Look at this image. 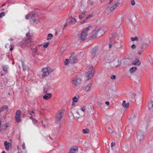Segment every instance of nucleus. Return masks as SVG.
I'll use <instances>...</instances> for the list:
<instances>
[{
	"mask_svg": "<svg viewBox=\"0 0 153 153\" xmlns=\"http://www.w3.org/2000/svg\"><path fill=\"white\" fill-rule=\"evenodd\" d=\"M93 68V66L91 65H90L87 67V69L88 70L91 69V70L90 71L85 73V79L86 81L88 80L93 77V73L92 71Z\"/></svg>",
	"mask_w": 153,
	"mask_h": 153,
	"instance_id": "f257e3e1",
	"label": "nucleus"
},
{
	"mask_svg": "<svg viewBox=\"0 0 153 153\" xmlns=\"http://www.w3.org/2000/svg\"><path fill=\"white\" fill-rule=\"evenodd\" d=\"M32 42V40L30 39L23 40L22 42L19 43V45L23 48L30 46Z\"/></svg>",
	"mask_w": 153,
	"mask_h": 153,
	"instance_id": "f03ea898",
	"label": "nucleus"
},
{
	"mask_svg": "<svg viewBox=\"0 0 153 153\" xmlns=\"http://www.w3.org/2000/svg\"><path fill=\"white\" fill-rule=\"evenodd\" d=\"M90 27H87L82 31L79 36V39L80 40L84 41L86 39V37L88 35V31L90 30Z\"/></svg>",
	"mask_w": 153,
	"mask_h": 153,
	"instance_id": "7ed1b4c3",
	"label": "nucleus"
},
{
	"mask_svg": "<svg viewBox=\"0 0 153 153\" xmlns=\"http://www.w3.org/2000/svg\"><path fill=\"white\" fill-rule=\"evenodd\" d=\"M64 110L61 109L58 111L56 114L55 122L56 123H60V121L63 116Z\"/></svg>",
	"mask_w": 153,
	"mask_h": 153,
	"instance_id": "20e7f679",
	"label": "nucleus"
},
{
	"mask_svg": "<svg viewBox=\"0 0 153 153\" xmlns=\"http://www.w3.org/2000/svg\"><path fill=\"white\" fill-rule=\"evenodd\" d=\"M71 82L74 86H77L81 84L82 82V80L81 79L76 76L71 78Z\"/></svg>",
	"mask_w": 153,
	"mask_h": 153,
	"instance_id": "39448f33",
	"label": "nucleus"
},
{
	"mask_svg": "<svg viewBox=\"0 0 153 153\" xmlns=\"http://www.w3.org/2000/svg\"><path fill=\"white\" fill-rule=\"evenodd\" d=\"M144 133L143 131L138 130L137 131V139L140 141L143 140L144 138Z\"/></svg>",
	"mask_w": 153,
	"mask_h": 153,
	"instance_id": "423d86ee",
	"label": "nucleus"
},
{
	"mask_svg": "<svg viewBox=\"0 0 153 153\" xmlns=\"http://www.w3.org/2000/svg\"><path fill=\"white\" fill-rule=\"evenodd\" d=\"M21 112L20 110H17L16 113L15 119L17 123H19L21 121Z\"/></svg>",
	"mask_w": 153,
	"mask_h": 153,
	"instance_id": "0eeeda50",
	"label": "nucleus"
},
{
	"mask_svg": "<svg viewBox=\"0 0 153 153\" xmlns=\"http://www.w3.org/2000/svg\"><path fill=\"white\" fill-rule=\"evenodd\" d=\"M106 31V29L104 27H102L99 29L97 31H96L98 37H100L104 35Z\"/></svg>",
	"mask_w": 153,
	"mask_h": 153,
	"instance_id": "6e6552de",
	"label": "nucleus"
},
{
	"mask_svg": "<svg viewBox=\"0 0 153 153\" xmlns=\"http://www.w3.org/2000/svg\"><path fill=\"white\" fill-rule=\"evenodd\" d=\"M36 14V13L34 11H32L29 13L25 16V18L28 19L30 18L31 19V20L35 18L34 15Z\"/></svg>",
	"mask_w": 153,
	"mask_h": 153,
	"instance_id": "1a4fd4ad",
	"label": "nucleus"
},
{
	"mask_svg": "<svg viewBox=\"0 0 153 153\" xmlns=\"http://www.w3.org/2000/svg\"><path fill=\"white\" fill-rule=\"evenodd\" d=\"M43 74L42 75V77H43L47 76L49 74L48 72V68H44L42 69Z\"/></svg>",
	"mask_w": 153,
	"mask_h": 153,
	"instance_id": "9d476101",
	"label": "nucleus"
},
{
	"mask_svg": "<svg viewBox=\"0 0 153 153\" xmlns=\"http://www.w3.org/2000/svg\"><path fill=\"white\" fill-rule=\"evenodd\" d=\"M78 61V59L76 57L73 56H71L69 59V62L71 64H74Z\"/></svg>",
	"mask_w": 153,
	"mask_h": 153,
	"instance_id": "9b49d317",
	"label": "nucleus"
},
{
	"mask_svg": "<svg viewBox=\"0 0 153 153\" xmlns=\"http://www.w3.org/2000/svg\"><path fill=\"white\" fill-rule=\"evenodd\" d=\"M67 20V22H68L70 24H74L76 22V19L75 18L71 17H69Z\"/></svg>",
	"mask_w": 153,
	"mask_h": 153,
	"instance_id": "f8f14e48",
	"label": "nucleus"
},
{
	"mask_svg": "<svg viewBox=\"0 0 153 153\" xmlns=\"http://www.w3.org/2000/svg\"><path fill=\"white\" fill-rule=\"evenodd\" d=\"M115 63H116L113 60L110 63L109 62V63H110L111 64V66H116V67H118V66H120L121 65V61L118 60L117 61V63H117V64Z\"/></svg>",
	"mask_w": 153,
	"mask_h": 153,
	"instance_id": "ddd939ff",
	"label": "nucleus"
},
{
	"mask_svg": "<svg viewBox=\"0 0 153 153\" xmlns=\"http://www.w3.org/2000/svg\"><path fill=\"white\" fill-rule=\"evenodd\" d=\"M97 51V49L96 48H94L92 49L91 53V54L92 57L93 58H94L95 56Z\"/></svg>",
	"mask_w": 153,
	"mask_h": 153,
	"instance_id": "4468645a",
	"label": "nucleus"
},
{
	"mask_svg": "<svg viewBox=\"0 0 153 153\" xmlns=\"http://www.w3.org/2000/svg\"><path fill=\"white\" fill-rule=\"evenodd\" d=\"M78 149V148L77 147H71L70 149L69 153H76L77 152Z\"/></svg>",
	"mask_w": 153,
	"mask_h": 153,
	"instance_id": "2eb2a0df",
	"label": "nucleus"
},
{
	"mask_svg": "<svg viewBox=\"0 0 153 153\" xmlns=\"http://www.w3.org/2000/svg\"><path fill=\"white\" fill-rule=\"evenodd\" d=\"M141 63V62L137 59H136L132 61V64L134 65L139 66L140 65Z\"/></svg>",
	"mask_w": 153,
	"mask_h": 153,
	"instance_id": "dca6fc26",
	"label": "nucleus"
},
{
	"mask_svg": "<svg viewBox=\"0 0 153 153\" xmlns=\"http://www.w3.org/2000/svg\"><path fill=\"white\" fill-rule=\"evenodd\" d=\"M52 94L50 93L46 94L43 96V98L45 100H48L50 99L52 97Z\"/></svg>",
	"mask_w": 153,
	"mask_h": 153,
	"instance_id": "f3484780",
	"label": "nucleus"
},
{
	"mask_svg": "<svg viewBox=\"0 0 153 153\" xmlns=\"http://www.w3.org/2000/svg\"><path fill=\"white\" fill-rule=\"evenodd\" d=\"M92 85V83H91L88 84L85 87L84 91L85 92H88L89 91V90Z\"/></svg>",
	"mask_w": 153,
	"mask_h": 153,
	"instance_id": "a211bd4d",
	"label": "nucleus"
},
{
	"mask_svg": "<svg viewBox=\"0 0 153 153\" xmlns=\"http://www.w3.org/2000/svg\"><path fill=\"white\" fill-rule=\"evenodd\" d=\"M122 105L124 108H127L129 106V103L128 102L126 103L125 101H123V102Z\"/></svg>",
	"mask_w": 153,
	"mask_h": 153,
	"instance_id": "6ab92c4d",
	"label": "nucleus"
},
{
	"mask_svg": "<svg viewBox=\"0 0 153 153\" xmlns=\"http://www.w3.org/2000/svg\"><path fill=\"white\" fill-rule=\"evenodd\" d=\"M5 148L6 150H8L9 149V143L5 141L4 143Z\"/></svg>",
	"mask_w": 153,
	"mask_h": 153,
	"instance_id": "aec40b11",
	"label": "nucleus"
},
{
	"mask_svg": "<svg viewBox=\"0 0 153 153\" xmlns=\"http://www.w3.org/2000/svg\"><path fill=\"white\" fill-rule=\"evenodd\" d=\"M148 107L150 110L153 109V101H152L149 102L148 104Z\"/></svg>",
	"mask_w": 153,
	"mask_h": 153,
	"instance_id": "412c9836",
	"label": "nucleus"
},
{
	"mask_svg": "<svg viewBox=\"0 0 153 153\" xmlns=\"http://www.w3.org/2000/svg\"><path fill=\"white\" fill-rule=\"evenodd\" d=\"M31 22H33V23L36 24H38L40 21V20L39 19L35 18H34L33 19L31 20Z\"/></svg>",
	"mask_w": 153,
	"mask_h": 153,
	"instance_id": "4be33fe9",
	"label": "nucleus"
},
{
	"mask_svg": "<svg viewBox=\"0 0 153 153\" xmlns=\"http://www.w3.org/2000/svg\"><path fill=\"white\" fill-rule=\"evenodd\" d=\"M8 67L7 65H3L2 66V68L3 70L6 72V73H7V70H8Z\"/></svg>",
	"mask_w": 153,
	"mask_h": 153,
	"instance_id": "5701e85b",
	"label": "nucleus"
},
{
	"mask_svg": "<svg viewBox=\"0 0 153 153\" xmlns=\"http://www.w3.org/2000/svg\"><path fill=\"white\" fill-rule=\"evenodd\" d=\"M137 70V68L136 67H132L130 69V71L131 73L134 72Z\"/></svg>",
	"mask_w": 153,
	"mask_h": 153,
	"instance_id": "b1692460",
	"label": "nucleus"
},
{
	"mask_svg": "<svg viewBox=\"0 0 153 153\" xmlns=\"http://www.w3.org/2000/svg\"><path fill=\"white\" fill-rule=\"evenodd\" d=\"M119 3H116L113 6L111 7L110 8V10L111 11H112L114 10L118 5Z\"/></svg>",
	"mask_w": 153,
	"mask_h": 153,
	"instance_id": "393cba45",
	"label": "nucleus"
},
{
	"mask_svg": "<svg viewBox=\"0 0 153 153\" xmlns=\"http://www.w3.org/2000/svg\"><path fill=\"white\" fill-rule=\"evenodd\" d=\"M93 33H94V34L91 36V38L92 39H94L98 37L97 35V34L96 31H95V30H94L93 31Z\"/></svg>",
	"mask_w": 153,
	"mask_h": 153,
	"instance_id": "a878e982",
	"label": "nucleus"
},
{
	"mask_svg": "<svg viewBox=\"0 0 153 153\" xmlns=\"http://www.w3.org/2000/svg\"><path fill=\"white\" fill-rule=\"evenodd\" d=\"M86 12H85L82 13V14L79 16V18L80 19H82L85 16Z\"/></svg>",
	"mask_w": 153,
	"mask_h": 153,
	"instance_id": "bb28decb",
	"label": "nucleus"
},
{
	"mask_svg": "<svg viewBox=\"0 0 153 153\" xmlns=\"http://www.w3.org/2000/svg\"><path fill=\"white\" fill-rule=\"evenodd\" d=\"M89 130L88 128H85L83 129L82 130V132L84 134H87L89 133Z\"/></svg>",
	"mask_w": 153,
	"mask_h": 153,
	"instance_id": "cd10ccee",
	"label": "nucleus"
},
{
	"mask_svg": "<svg viewBox=\"0 0 153 153\" xmlns=\"http://www.w3.org/2000/svg\"><path fill=\"white\" fill-rule=\"evenodd\" d=\"M78 121L80 122H82L84 120V118L82 116H81L80 117H78Z\"/></svg>",
	"mask_w": 153,
	"mask_h": 153,
	"instance_id": "c85d7f7f",
	"label": "nucleus"
},
{
	"mask_svg": "<svg viewBox=\"0 0 153 153\" xmlns=\"http://www.w3.org/2000/svg\"><path fill=\"white\" fill-rule=\"evenodd\" d=\"M22 67L23 69V70L24 71L26 70L27 68V66L25 65L24 63L22 61Z\"/></svg>",
	"mask_w": 153,
	"mask_h": 153,
	"instance_id": "c756f323",
	"label": "nucleus"
},
{
	"mask_svg": "<svg viewBox=\"0 0 153 153\" xmlns=\"http://www.w3.org/2000/svg\"><path fill=\"white\" fill-rule=\"evenodd\" d=\"M53 35L52 34L50 33V34H48V37H47V40H49L51 39V38L53 37Z\"/></svg>",
	"mask_w": 153,
	"mask_h": 153,
	"instance_id": "7c9ffc66",
	"label": "nucleus"
},
{
	"mask_svg": "<svg viewBox=\"0 0 153 153\" xmlns=\"http://www.w3.org/2000/svg\"><path fill=\"white\" fill-rule=\"evenodd\" d=\"M131 40L132 41H137L138 39L137 37L135 36L134 38L131 37Z\"/></svg>",
	"mask_w": 153,
	"mask_h": 153,
	"instance_id": "2f4dec72",
	"label": "nucleus"
},
{
	"mask_svg": "<svg viewBox=\"0 0 153 153\" xmlns=\"http://www.w3.org/2000/svg\"><path fill=\"white\" fill-rule=\"evenodd\" d=\"M75 116L76 117L78 118V117H80L82 115H80L79 114V112L78 111H77L76 112Z\"/></svg>",
	"mask_w": 153,
	"mask_h": 153,
	"instance_id": "473e14b6",
	"label": "nucleus"
},
{
	"mask_svg": "<svg viewBox=\"0 0 153 153\" xmlns=\"http://www.w3.org/2000/svg\"><path fill=\"white\" fill-rule=\"evenodd\" d=\"M72 101L74 102H77L78 101V99L76 97H75L72 98Z\"/></svg>",
	"mask_w": 153,
	"mask_h": 153,
	"instance_id": "72a5a7b5",
	"label": "nucleus"
},
{
	"mask_svg": "<svg viewBox=\"0 0 153 153\" xmlns=\"http://www.w3.org/2000/svg\"><path fill=\"white\" fill-rule=\"evenodd\" d=\"M30 118L31 119L33 123L36 124L37 123V121L35 118H32V117H30Z\"/></svg>",
	"mask_w": 153,
	"mask_h": 153,
	"instance_id": "f704fd0d",
	"label": "nucleus"
},
{
	"mask_svg": "<svg viewBox=\"0 0 153 153\" xmlns=\"http://www.w3.org/2000/svg\"><path fill=\"white\" fill-rule=\"evenodd\" d=\"M37 50L38 48L37 47H36L35 48L32 49V52L36 53Z\"/></svg>",
	"mask_w": 153,
	"mask_h": 153,
	"instance_id": "c9c22d12",
	"label": "nucleus"
},
{
	"mask_svg": "<svg viewBox=\"0 0 153 153\" xmlns=\"http://www.w3.org/2000/svg\"><path fill=\"white\" fill-rule=\"evenodd\" d=\"M68 62H69V60L68 59H66L65 61L64 62V65H68Z\"/></svg>",
	"mask_w": 153,
	"mask_h": 153,
	"instance_id": "e433bc0d",
	"label": "nucleus"
},
{
	"mask_svg": "<svg viewBox=\"0 0 153 153\" xmlns=\"http://www.w3.org/2000/svg\"><path fill=\"white\" fill-rule=\"evenodd\" d=\"M48 45L49 43L48 42H46L44 44L43 47L44 48H46L48 46Z\"/></svg>",
	"mask_w": 153,
	"mask_h": 153,
	"instance_id": "4c0bfd02",
	"label": "nucleus"
},
{
	"mask_svg": "<svg viewBox=\"0 0 153 153\" xmlns=\"http://www.w3.org/2000/svg\"><path fill=\"white\" fill-rule=\"evenodd\" d=\"M5 15V13L4 12H2L0 13V18L2 17Z\"/></svg>",
	"mask_w": 153,
	"mask_h": 153,
	"instance_id": "58836bf2",
	"label": "nucleus"
},
{
	"mask_svg": "<svg viewBox=\"0 0 153 153\" xmlns=\"http://www.w3.org/2000/svg\"><path fill=\"white\" fill-rule=\"evenodd\" d=\"M53 71V68H48V72H49V74L51 72Z\"/></svg>",
	"mask_w": 153,
	"mask_h": 153,
	"instance_id": "ea45409f",
	"label": "nucleus"
},
{
	"mask_svg": "<svg viewBox=\"0 0 153 153\" xmlns=\"http://www.w3.org/2000/svg\"><path fill=\"white\" fill-rule=\"evenodd\" d=\"M131 4L132 5H134L135 4V1L134 0H131Z\"/></svg>",
	"mask_w": 153,
	"mask_h": 153,
	"instance_id": "a19ab883",
	"label": "nucleus"
},
{
	"mask_svg": "<svg viewBox=\"0 0 153 153\" xmlns=\"http://www.w3.org/2000/svg\"><path fill=\"white\" fill-rule=\"evenodd\" d=\"M87 19H86V18L84 20H83L80 23L81 24H83V23H84L85 22H86L87 21Z\"/></svg>",
	"mask_w": 153,
	"mask_h": 153,
	"instance_id": "79ce46f5",
	"label": "nucleus"
},
{
	"mask_svg": "<svg viewBox=\"0 0 153 153\" xmlns=\"http://www.w3.org/2000/svg\"><path fill=\"white\" fill-rule=\"evenodd\" d=\"M116 76L114 75H112L111 77V78L113 80L115 79L116 78Z\"/></svg>",
	"mask_w": 153,
	"mask_h": 153,
	"instance_id": "37998d69",
	"label": "nucleus"
},
{
	"mask_svg": "<svg viewBox=\"0 0 153 153\" xmlns=\"http://www.w3.org/2000/svg\"><path fill=\"white\" fill-rule=\"evenodd\" d=\"M93 16V15L92 14H90L89 15H88L87 17H86V19H89L90 18H91V17H92V16Z\"/></svg>",
	"mask_w": 153,
	"mask_h": 153,
	"instance_id": "c03bdc74",
	"label": "nucleus"
},
{
	"mask_svg": "<svg viewBox=\"0 0 153 153\" xmlns=\"http://www.w3.org/2000/svg\"><path fill=\"white\" fill-rule=\"evenodd\" d=\"M10 50L12 51L13 49V48L14 47L11 44L10 45Z\"/></svg>",
	"mask_w": 153,
	"mask_h": 153,
	"instance_id": "a18cd8bd",
	"label": "nucleus"
},
{
	"mask_svg": "<svg viewBox=\"0 0 153 153\" xmlns=\"http://www.w3.org/2000/svg\"><path fill=\"white\" fill-rule=\"evenodd\" d=\"M131 48L133 49H134L135 48H136V46L135 45H131Z\"/></svg>",
	"mask_w": 153,
	"mask_h": 153,
	"instance_id": "49530a36",
	"label": "nucleus"
},
{
	"mask_svg": "<svg viewBox=\"0 0 153 153\" xmlns=\"http://www.w3.org/2000/svg\"><path fill=\"white\" fill-rule=\"evenodd\" d=\"M69 23L68 22H67V20L66 21V22L65 24L64 28H65V27L67 26L68 25V24Z\"/></svg>",
	"mask_w": 153,
	"mask_h": 153,
	"instance_id": "de8ad7c7",
	"label": "nucleus"
},
{
	"mask_svg": "<svg viewBox=\"0 0 153 153\" xmlns=\"http://www.w3.org/2000/svg\"><path fill=\"white\" fill-rule=\"evenodd\" d=\"M115 145V143L114 142H112L111 143V147H113Z\"/></svg>",
	"mask_w": 153,
	"mask_h": 153,
	"instance_id": "09e8293b",
	"label": "nucleus"
},
{
	"mask_svg": "<svg viewBox=\"0 0 153 153\" xmlns=\"http://www.w3.org/2000/svg\"><path fill=\"white\" fill-rule=\"evenodd\" d=\"M81 110L83 111V112H84L85 111V107H83L81 108Z\"/></svg>",
	"mask_w": 153,
	"mask_h": 153,
	"instance_id": "8fccbe9b",
	"label": "nucleus"
},
{
	"mask_svg": "<svg viewBox=\"0 0 153 153\" xmlns=\"http://www.w3.org/2000/svg\"><path fill=\"white\" fill-rule=\"evenodd\" d=\"M22 147L23 149H25V144L24 143L23 144V145H22Z\"/></svg>",
	"mask_w": 153,
	"mask_h": 153,
	"instance_id": "3c124183",
	"label": "nucleus"
},
{
	"mask_svg": "<svg viewBox=\"0 0 153 153\" xmlns=\"http://www.w3.org/2000/svg\"><path fill=\"white\" fill-rule=\"evenodd\" d=\"M44 91L45 93H47V89L45 88H44Z\"/></svg>",
	"mask_w": 153,
	"mask_h": 153,
	"instance_id": "603ef678",
	"label": "nucleus"
},
{
	"mask_svg": "<svg viewBox=\"0 0 153 153\" xmlns=\"http://www.w3.org/2000/svg\"><path fill=\"white\" fill-rule=\"evenodd\" d=\"M105 104L107 105H108L109 104V102L108 101H106L105 102Z\"/></svg>",
	"mask_w": 153,
	"mask_h": 153,
	"instance_id": "864d4df0",
	"label": "nucleus"
},
{
	"mask_svg": "<svg viewBox=\"0 0 153 153\" xmlns=\"http://www.w3.org/2000/svg\"><path fill=\"white\" fill-rule=\"evenodd\" d=\"M138 53L139 55H141L142 54V52L140 51H139L138 52Z\"/></svg>",
	"mask_w": 153,
	"mask_h": 153,
	"instance_id": "5fc2aeb1",
	"label": "nucleus"
},
{
	"mask_svg": "<svg viewBox=\"0 0 153 153\" xmlns=\"http://www.w3.org/2000/svg\"><path fill=\"white\" fill-rule=\"evenodd\" d=\"M36 55V53L32 52V56H35Z\"/></svg>",
	"mask_w": 153,
	"mask_h": 153,
	"instance_id": "6e6d98bb",
	"label": "nucleus"
},
{
	"mask_svg": "<svg viewBox=\"0 0 153 153\" xmlns=\"http://www.w3.org/2000/svg\"><path fill=\"white\" fill-rule=\"evenodd\" d=\"M44 111V109L42 108H41L40 110V112L41 113H42Z\"/></svg>",
	"mask_w": 153,
	"mask_h": 153,
	"instance_id": "4d7b16f0",
	"label": "nucleus"
},
{
	"mask_svg": "<svg viewBox=\"0 0 153 153\" xmlns=\"http://www.w3.org/2000/svg\"><path fill=\"white\" fill-rule=\"evenodd\" d=\"M30 35V33L28 32L26 34V35L27 36H28Z\"/></svg>",
	"mask_w": 153,
	"mask_h": 153,
	"instance_id": "13d9d810",
	"label": "nucleus"
},
{
	"mask_svg": "<svg viewBox=\"0 0 153 153\" xmlns=\"http://www.w3.org/2000/svg\"><path fill=\"white\" fill-rule=\"evenodd\" d=\"M109 48H111L112 47V45L111 44H109Z\"/></svg>",
	"mask_w": 153,
	"mask_h": 153,
	"instance_id": "bf43d9fd",
	"label": "nucleus"
},
{
	"mask_svg": "<svg viewBox=\"0 0 153 153\" xmlns=\"http://www.w3.org/2000/svg\"><path fill=\"white\" fill-rule=\"evenodd\" d=\"M9 40L10 41H13V38H10Z\"/></svg>",
	"mask_w": 153,
	"mask_h": 153,
	"instance_id": "052dcab7",
	"label": "nucleus"
},
{
	"mask_svg": "<svg viewBox=\"0 0 153 153\" xmlns=\"http://www.w3.org/2000/svg\"><path fill=\"white\" fill-rule=\"evenodd\" d=\"M74 102H74L73 101L72 102V103L71 104L72 105H74V104H75Z\"/></svg>",
	"mask_w": 153,
	"mask_h": 153,
	"instance_id": "680f3d73",
	"label": "nucleus"
},
{
	"mask_svg": "<svg viewBox=\"0 0 153 153\" xmlns=\"http://www.w3.org/2000/svg\"><path fill=\"white\" fill-rule=\"evenodd\" d=\"M113 0H110V1L109 2V3H111V2L113 1Z\"/></svg>",
	"mask_w": 153,
	"mask_h": 153,
	"instance_id": "e2e57ef3",
	"label": "nucleus"
},
{
	"mask_svg": "<svg viewBox=\"0 0 153 153\" xmlns=\"http://www.w3.org/2000/svg\"><path fill=\"white\" fill-rule=\"evenodd\" d=\"M3 109H4V110H5V109H8V107H7V108H3Z\"/></svg>",
	"mask_w": 153,
	"mask_h": 153,
	"instance_id": "0e129e2a",
	"label": "nucleus"
},
{
	"mask_svg": "<svg viewBox=\"0 0 153 153\" xmlns=\"http://www.w3.org/2000/svg\"><path fill=\"white\" fill-rule=\"evenodd\" d=\"M31 113L33 114L34 113V112L33 111H32L31 112Z\"/></svg>",
	"mask_w": 153,
	"mask_h": 153,
	"instance_id": "69168bd1",
	"label": "nucleus"
},
{
	"mask_svg": "<svg viewBox=\"0 0 153 153\" xmlns=\"http://www.w3.org/2000/svg\"><path fill=\"white\" fill-rule=\"evenodd\" d=\"M55 35H57V33L56 32L55 33Z\"/></svg>",
	"mask_w": 153,
	"mask_h": 153,
	"instance_id": "338daca9",
	"label": "nucleus"
},
{
	"mask_svg": "<svg viewBox=\"0 0 153 153\" xmlns=\"http://www.w3.org/2000/svg\"><path fill=\"white\" fill-rule=\"evenodd\" d=\"M1 153H6L4 151H2Z\"/></svg>",
	"mask_w": 153,
	"mask_h": 153,
	"instance_id": "774afa93",
	"label": "nucleus"
}]
</instances>
